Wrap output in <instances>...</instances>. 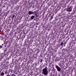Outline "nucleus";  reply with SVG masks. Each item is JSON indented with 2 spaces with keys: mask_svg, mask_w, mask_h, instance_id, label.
<instances>
[{
  "mask_svg": "<svg viewBox=\"0 0 76 76\" xmlns=\"http://www.w3.org/2000/svg\"><path fill=\"white\" fill-rule=\"evenodd\" d=\"M3 44H2V45H3Z\"/></svg>",
  "mask_w": 76,
  "mask_h": 76,
  "instance_id": "13",
  "label": "nucleus"
},
{
  "mask_svg": "<svg viewBox=\"0 0 76 76\" xmlns=\"http://www.w3.org/2000/svg\"><path fill=\"white\" fill-rule=\"evenodd\" d=\"M72 9H70V8L69 7L68 8H67V10L68 12H71L72 11Z\"/></svg>",
  "mask_w": 76,
  "mask_h": 76,
  "instance_id": "4",
  "label": "nucleus"
},
{
  "mask_svg": "<svg viewBox=\"0 0 76 76\" xmlns=\"http://www.w3.org/2000/svg\"><path fill=\"white\" fill-rule=\"evenodd\" d=\"M34 18H35V17L34 16H32L31 17V19H34Z\"/></svg>",
  "mask_w": 76,
  "mask_h": 76,
  "instance_id": "5",
  "label": "nucleus"
},
{
  "mask_svg": "<svg viewBox=\"0 0 76 76\" xmlns=\"http://www.w3.org/2000/svg\"><path fill=\"white\" fill-rule=\"evenodd\" d=\"M50 19H53V16H51Z\"/></svg>",
  "mask_w": 76,
  "mask_h": 76,
  "instance_id": "8",
  "label": "nucleus"
},
{
  "mask_svg": "<svg viewBox=\"0 0 76 76\" xmlns=\"http://www.w3.org/2000/svg\"><path fill=\"white\" fill-rule=\"evenodd\" d=\"M56 68L58 72H60L61 71V68L58 67V66L57 65L56 66Z\"/></svg>",
  "mask_w": 76,
  "mask_h": 76,
  "instance_id": "2",
  "label": "nucleus"
},
{
  "mask_svg": "<svg viewBox=\"0 0 76 76\" xmlns=\"http://www.w3.org/2000/svg\"><path fill=\"white\" fill-rule=\"evenodd\" d=\"M40 62L41 63H42V61H43L42 60V59H41V60H40Z\"/></svg>",
  "mask_w": 76,
  "mask_h": 76,
  "instance_id": "9",
  "label": "nucleus"
},
{
  "mask_svg": "<svg viewBox=\"0 0 76 76\" xmlns=\"http://www.w3.org/2000/svg\"><path fill=\"white\" fill-rule=\"evenodd\" d=\"M34 14V12L33 11H29L28 12V14L29 15H32Z\"/></svg>",
  "mask_w": 76,
  "mask_h": 76,
  "instance_id": "3",
  "label": "nucleus"
},
{
  "mask_svg": "<svg viewBox=\"0 0 76 76\" xmlns=\"http://www.w3.org/2000/svg\"><path fill=\"white\" fill-rule=\"evenodd\" d=\"M15 17V15H13L12 17V18H14Z\"/></svg>",
  "mask_w": 76,
  "mask_h": 76,
  "instance_id": "12",
  "label": "nucleus"
},
{
  "mask_svg": "<svg viewBox=\"0 0 76 76\" xmlns=\"http://www.w3.org/2000/svg\"><path fill=\"white\" fill-rule=\"evenodd\" d=\"M42 73L45 76H46L48 75V71H47V67L46 66L45 68L42 70Z\"/></svg>",
  "mask_w": 76,
  "mask_h": 76,
  "instance_id": "1",
  "label": "nucleus"
},
{
  "mask_svg": "<svg viewBox=\"0 0 76 76\" xmlns=\"http://www.w3.org/2000/svg\"><path fill=\"white\" fill-rule=\"evenodd\" d=\"M1 76H4V73L3 72H2V73H1Z\"/></svg>",
  "mask_w": 76,
  "mask_h": 76,
  "instance_id": "6",
  "label": "nucleus"
},
{
  "mask_svg": "<svg viewBox=\"0 0 76 76\" xmlns=\"http://www.w3.org/2000/svg\"><path fill=\"white\" fill-rule=\"evenodd\" d=\"M2 48V46L0 45V48Z\"/></svg>",
  "mask_w": 76,
  "mask_h": 76,
  "instance_id": "11",
  "label": "nucleus"
},
{
  "mask_svg": "<svg viewBox=\"0 0 76 76\" xmlns=\"http://www.w3.org/2000/svg\"><path fill=\"white\" fill-rule=\"evenodd\" d=\"M11 76H16V75H15V74H12L11 75Z\"/></svg>",
  "mask_w": 76,
  "mask_h": 76,
  "instance_id": "7",
  "label": "nucleus"
},
{
  "mask_svg": "<svg viewBox=\"0 0 76 76\" xmlns=\"http://www.w3.org/2000/svg\"><path fill=\"white\" fill-rule=\"evenodd\" d=\"M63 42H61V45H63Z\"/></svg>",
  "mask_w": 76,
  "mask_h": 76,
  "instance_id": "10",
  "label": "nucleus"
}]
</instances>
